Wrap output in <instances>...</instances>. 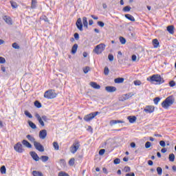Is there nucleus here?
I'll use <instances>...</instances> for the list:
<instances>
[{"label":"nucleus","instance_id":"nucleus-34","mask_svg":"<svg viewBox=\"0 0 176 176\" xmlns=\"http://www.w3.org/2000/svg\"><path fill=\"white\" fill-rule=\"evenodd\" d=\"M157 173L158 175H162V174L163 173V169L162 168V167L157 168Z\"/></svg>","mask_w":176,"mask_h":176},{"label":"nucleus","instance_id":"nucleus-28","mask_svg":"<svg viewBox=\"0 0 176 176\" xmlns=\"http://www.w3.org/2000/svg\"><path fill=\"white\" fill-rule=\"evenodd\" d=\"M37 3L38 2L36 1V0H32L31 8L36 9Z\"/></svg>","mask_w":176,"mask_h":176},{"label":"nucleus","instance_id":"nucleus-57","mask_svg":"<svg viewBox=\"0 0 176 176\" xmlns=\"http://www.w3.org/2000/svg\"><path fill=\"white\" fill-rule=\"evenodd\" d=\"M132 61H137V56L135 55H132Z\"/></svg>","mask_w":176,"mask_h":176},{"label":"nucleus","instance_id":"nucleus-35","mask_svg":"<svg viewBox=\"0 0 176 176\" xmlns=\"http://www.w3.org/2000/svg\"><path fill=\"white\" fill-rule=\"evenodd\" d=\"M34 105L36 107V108H41V107H42V104H41V102L38 100L34 102Z\"/></svg>","mask_w":176,"mask_h":176},{"label":"nucleus","instance_id":"nucleus-31","mask_svg":"<svg viewBox=\"0 0 176 176\" xmlns=\"http://www.w3.org/2000/svg\"><path fill=\"white\" fill-rule=\"evenodd\" d=\"M53 146H54L55 151H58V149L60 148V146H58V143L57 142H53Z\"/></svg>","mask_w":176,"mask_h":176},{"label":"nucleus","instance_id":"nucleus-2","mask_svg":"<svg viewBox=\"0 0 176 176\" xmlns=\"http://www.w3.org/2000/svg\"><path fill=\"white\" fill-rule=\"evenodd\" d=\"M148 82H151V83H153V82H156L157 85H162L164 83V78H162L160 74H154L148 78H147Z\"/></svg>","mask_w":176,"mask_h":176},{"label":"nucleus","instance_id":"nucleus-10","mask_svg":"<svg viewBox=\"0 0 176 176\" xmlns=\"http://www.w3.org/2000/svg\"><path fill=\"white\" fill-rule=\"evenodd\" d=\"M133 94L131 93H128L122 95L121 97L119 98L120 101H126V100H129V98H131Z\"/></svg>","mask_w":176,"mask_h":176},{"label":"nucleus","instance_id":"nucleus-50","mask_svg":"<svg viewBox=\"0 0 176 176\" xmlns=\"http://www.w3.org/2000/svg\"><path fill=\"white\" fill-rule=\"evenodd\" d=\"M125 173H130V171L131 170V169L130 168L129 166H125L124 168Z\"/></svg>","mask_w":176,"mask_h":176},{"label":"nucleus","instance_id":"nucleus-23","mask_svg":"<svg viewBox=\"0 0 176 176\" xmlns=\"http://www.w3.org/2000/svg\"><path fill=\"white\" fill-rule=\"evenodd\" d=\"M125 17L128 20H130V21H135V19L134 18V16H133V15H131L130 14H126Z\"/></svg>","mask_w":176,"mask_h":176},{"label":"nucleus","instance_id":"nucleus-59","mask_svg":"<svg viewBox=\"0 0 176 176\" xmlns=\"http://www.w3.org/2000/svg\"><path fill=\"white\" fill-rule=\"evenodd\" d=\"M43 20H44V21L46 23H49V19H47L46 16H43Z\"/></svg>","mask_w":176,"mask_h":176},{"label":"nucleus","instance_id":"nucleus-29","mask_svg":"<svg viewBox=\"0 0 176 176\" xmlns=\"http://www.w3.org/2000/svg\"><path fill=\"white\" fill-rule=\"evenodd\" d=\"M28 123L30 127H31V129H36V125L35 124H34V122H32V121H28Z\"/></svg>","mask_w":176,"mask_h":176},{"label":"nucleus","instance_id":"nucleus-18","mask_svg":"<svg viewBox=\"0 0 176 176\" xmlns=\"http://www.w3.org/2000/svg\"><path fill=\"white\" fill-rule=\"evenodd\" d=\"M127 119L129 123H135V122L137 120V117H135V116H129L127 117Z\"/></svg>","mask_w":176,"mask_h":176},{"label":"nucleus","instance_id":"nucleus-7","mask_svg":"<svg viewBox=\"0 0 176 176\" xmlns=\"http://www.w3.org/2000/svg\"><path fill=\"white\" fill-rule=\"evenodd\" d=\"M14 149L16 151V152H18L19 153H23L24 152V149L23 148V144L21 143L18 142L16 144L14 145Z\"/></svg>","mask_w":176,"mask_h":176},{"label":"nucleus","instance_id":"nucleus-58","mask_svg":"<svg viewBox=\"0 0 176 176\" xmlns=\"http://www.w3.org/2000/svg\"><path fill=\"white\" fill-rule=\"evenodd\" d=\"M41 118L44 122H47V117L46 116H43Z\"/></svg>","mask_w":176,"mask_h":176},{"label":"nucleus","instance_id":"nucleus-52","mask_svg":"<svg viewBox=\"0 0 176 176\" xmlns=\"http://www.w3.org/2000/svg\"><path fill=\"white\" fill-rule=\"evenodd\" d=\"M114 164H119L120 163V159L116 158L113 161Z\"/></svg>","mask_w":176,"mask_h":176},{"label":"nucleus","instance_id":"nucleus-46","mask_svg":"<svg viewBox=\"0 0 176 176\" xmlns=\"http://www.w3.org/2000/svg\"><path fill=\"white\" fill-rule=\"evenodd\" d=\"M133 83H134L135 86H141V84H142L141 81L138 80H135L133 82Z\"/></svg>","mask_w":176,"mask_h":176},{"label":"nucleus","instance_id":"nucleus-17","mask_svg":"<svg viewBox=\"0 0 176 176\" xmlns=\"http://www.w3.org/2000/svg\"><path fill=\"white\" fill-rule=\"evenodd\" d=\"M3 20H4V21H6V23H7V24L12 25V19H10V16H3Z\"/></svg>","mask_w":176,"mask_h":176},{"label":"nucleus","instance_id":"nucleus-37","mask_svg":"<svg viewBox=\"0 0 176 176\" xmlns=\"http://www.w3.org/2000/svg\"><path fill=\"white\" fill-rule=\"evenodd\" d=\"M12 46L14 49H17V50L20 49V45L17 44V43H12Z\"/></svg>","mask_w":176,"mask_h":176},{"label":"nucleus","instance_id":"nucleus-16","mask_svg":"<svg viewBox=\"0 0 176 176\" xmlns=\"http://www.w3.org/2000/svg\"><path fill=\"white\" fill-rule=\"evenodd\" d=\"M35 118H36L38 122L40 123L41 126H45V122H43V120L42 119V117L38 113L35 114Z\"/></svg>","mask_w":176,"mask_h":176},{"label":"nucleus","instance_id":"nucleus-26","mask_svg":"<svg viewBox=\"0 0 176 176\" xmlns=\"http://www.w3.org/2000/svg\"><path fill=\"white\" fill-rule=\"evenodd\" d=\"M82 24L84 27H86V28H87L89 23L87 22V18L86 16L82 17Z\"/></svg>","mask_w":176,"mask_h":176},{"label":"nucleus","instance_id":"nucleus-20","mask_svg":"<svg viewBox=\"0 0 176 176\" xmlns=\"http://www.w3.org/2000/svg\"><path fill=\"white\" fill-rule=\"evenodd\" d=\"M152 43H153V47H155V49L159 47L160 43L157 38L153 39L152 41Z\"/></svg>","mask_w":176,"mask_h":176},{"label":"nucleus","instance_id":"nucleus-44","mask_svg":"<svg viewBox=\"0 0 176 176\" xmlns=\"http://www.w3.org/2000/svg\"><path fill=\"white\" fill-rule=\"evenodd\" d=\"M104 75L109 74V69L108 68V67H104Z\"/></svg>","mask_w":176,"mask_h":176},{"label":"nucleus","instance_id":"nucleus-13","mask_svg":"<svg viewBox=\"0 0 176 176\" xmlns=\"http://www.w3.org/2000/svg\"><path fill=\"white\" fill-rule=\"evenodd\" d=\"M105 90H106V91H107V93H115V91H116L117 89L116 87L107 86L105 87Z\"/></svg>","mask_w":176,"mask_h":176},{"label":"nucleus","instance_id":"nucleus-43","mask_svg":"<svg viewBox=\"0 0 176 176\" xmlns=\"http://www.w3.org/2000/svg\"><path fill=\"white\" fill-rule=\"evenodd\" d=\"M153 101H154V104H155V105H157V104H159V102L160 101V98L157 97L153 99Z\"/></svg>","mask_w":176,"mask_h":176},{"label":"nucleus","instance_id":"nucleus-32","mask_svg":"<svg viewBox=\"0 0 176 176\" xmlns=\"http://www.w3.org/2000/svg\"><path fill=\"white\" fill-rule=\"evenodd\" d=\"M41 159L42 160V162H43L44 163L47 162V160H49V157L46 156V155H43L41 157Z\"/></svg>","mask_w":176,"mask_h":176},{"label":"nucleus","instance_id":"nucleus-5","mask_svg":"<svg viewBox=\"0 0 176 176\" xmlns=\"http://www.w3.org/2000/svg\"><path fill=\"white\" fill-rule=\"evenodd\" d=\"M104 50H105V44L100 43L95 47L94 53H96V54H101Z\"/></svg>","mask_w":176,"mask_h":176},{"label":"nucleus","instance_id":"nucleus-53","mask_svg":"<svg viewBox=\"0 0 176 176\" xmlns=\"http://www.w3.org/2000/svg\"><path fill=\"white\" fill-rule=\"evenodd\" d=\"M169 86L170 87H174V86H175V82L174 80H171L170 82H169Z\"/></svg>","mask_w":176,"mask_h":176},{"label":"nucleus","instance_id":"nucleus-60","mask_svg":"<svg viewBox=\"0 0 176 176\" xmlns=\"http://www.w3.org/2000/svg\"><path fill=\"white\" fill-rule=\"evenodd\" d=\"M161 152L162 153H166V152H167V148H162Z\"/></svg>","mask_w":176,"mask_h":176},{"label":"nucleus","instance_id":"nucleus-62","mask_svg":"<svg viewBox=\"0 0 176 176\" xmlns=\"http://www.w3.org/2000/svg\"><path fill=\"white\" fill-rule=\"evenodd\" d=\"M102 171L104 174H108V170H107V168H103Z\"/></svg>","mask_w":176,"mask_h":176},{"label":"nucleus","instance_id":"nucleus-14","mask_svg":"<svg viewBox=\"0 0 176 176\" xmlns=\"http://www.w3.org/2000/svg\"><path fill=\"white\" fill-rule=\"evenodd\" d=\"M30 154L35 162H39V156H38V154H36L34 151H31Z\"/></svg>","mask_w":176,"mask_h":176},{"label":"nucleus","instance_id":"nucleus-1","mask_svg":"<svg viewBox=\"0 0 176 176\" xmlns=\"http://www.w3.org/2000/svg\"><path fill=\"white\" fill-rule=\"evenodd\" d=\"M175 102V98L171 95L167 97L161 104L164 109H168Z\"/></svg>","mask_w":176,"mask_h":176},{"label":"nucleus","instance_id":"nucleus-54","mask_svg":"<svg viewBox=\"0 0 176 176\" xmlns=\"http://www.w3.org/2000/svg\"><path fill=\"white\" fill-rule=\"evenodd\" d=\"M98 25H99V27H104V25H105V23H104V22L102 21H98Z\"/></svg>","mask_w":176,"mask_h":176},{"label":"nucleus","instance_id":"nucleus-39","mask_svg":"<svg viewBox=\"0 0 176 176\" xmlns=\"http://www.w3.org/2000/svg\"><path fill=\"white\" fill-rule=\"evenodd\" d=\"M120 42L122 43V45H124L126 43V38H124L122 36L120 37Z\"/></svg>","mask_w":176,"mask_h":176},{"label":"nucleus","instance_id":"nucleus-22","mask_svg":"<svg viewBox=\"0 0 176 176\" xmlns=\"http://www.w3.org/2000/svg\"><path fill=\"white\" fill-rule=\"evenodd\" d=\"M22 144H23V145H25V146H26L27 148H32V145L30 144V143L25 140H23L22 141Z\"/></svg>","mask_w":176,"mask_h":176},{"label":"nucleus","instance_id":"nucleus-21","mask_svg":"<svg viewBox=\"0 0 176 176\" xmlns=\"http://www.w3.org/2000/svg\"><path fill=\"white\" fill-rule=\"evenodd\" d=\"M77 50H78V44L76 43L73 45L72 48V51H71L72 54H76Z\"/></svg>","mask_w":176,"mask_h":176},{"label":"nucleus","instance_id":"nucleus-6","mask_svg":"<svg viewBox=\"0 0 176 176\" xmlns=\"http://www.w3.org/2000/svg\"><path fill=\"white\" fill-rule=\"evenodd\" d=\"M100 113L99 111H96L87 114L84 117V120L85 122H90V120H93V119L95 118L97 115H100Z\"/></svg>","mask_w":176,"mask_h":176},{"label":"nucleus","instance_id":"nucleus-63","mask_svg":"<svg viewBox=\"0 0 176 176\" xmlns=\"http://www.w3.org/2000/svg\"><path fill=\"white\" fill-rule=\"evenodd\" d=\"M172 169H173V171L174 173H176V166H175V165H174V166H172Z\"/></svg>","mask_w":176,"mask_h":176},{"label":"nucleus","instance_id":"nucleus-48","mask_svg":"<svg viewBox=\"0 0 176 176\" xmlns=\"http://www.w3.org/2000/svg\"><path fill=\"white\" fill-rule=\"evenodd\" d=\"M160 145L162 146V148H164V146H166V142H164V140L160 141Z\"/></svg>","mask_w":176,"mask_h":176},{"label":"nucleus","instance_id":"nucleus-36","mask_svg":"<svg viewBox=\"0 0 176 176\" xmlns=\"http://www.w3.org/2000/svg\"><path fill=\"white\" fill-rule=\"evenodd\" d=\"M123 12H130L131 10V7L126 6L123 8Z\"/></svg>","mask_w":176,"mask_h":176},{"label":"nucleus","instance_id":"nucleus-12","mask_svg":"<svg viewBox=\"0 0 176 176\" xmlns=\"http://www.w3.org/2000/svg\"><path fill=\"white\" fill-rule=\"evenodd\" d=\"M46 135H47V131H46V129H43L40 131L39 138H41V140H45V138H46Z\"/></svg>","mask_w":176,"mask_h":176},{"label":"nucleus","instance_id":"nucleus-19","mask_svg":"<svg viewBox=\"0 0 176 176\" xmlns=\"http://www.w3.org/2000/svg\"><path fill=\"white\" fill-rule=\"evenodd\" d=\"M118 123H124V121L120 120H112L110 121V126H113V124H118Z\"/></svg>","mask_w":176,"mask_h":176},{"label":"nucleus","instance_id":"nucleus-40","mask_svg":"<svg viewBox=\"0 0 176 176\" xmlns=\"http://www.w3.org/2000/svg\"><path fill=\"white\" fill-rule=\"evenodd\" d=\"M11 3V6L12 8H13V9H16L17 8V3L14 2V1H10Z\"/></svg>","mask_w":176,"mask_h":176},{"label":"nucleus","instance_id":"nucleus-3","mask_svg":"<svg viewBox=\"0 0 176 176\" xmlns=\"http://www.w3.org/2000/svg\"><path fill=\"white\" fill-rule=\"evenodd\" d=\"M79 148H80V142L79 140H75L73 143V144L70 146V152L71 153H76L78 152Z\"/></svg>","mask_w":176,"mask_h":176},{"label":"nucleus","instance_id":"nucleus-45","mask_svg":"<svg viewBox=\"0 0 176 176\" xmlns=\"http://www.w3.org/2000/svg\"><path fill=\"white\" fill-rule=\"evenodd\" d=\"M151 145H152V143H151V142H146L145 143V148L146 149H148V148H151Z\"/></svg>","mask_w":176,"mask_h":176},{"label":"nucleus","instance_id":"nucleus-47","mask_svg":"<svg viewBox=\"0 0 176 176\" xmlns=\"http://www.w3.org/2000/svg\"><path fill=\"white\" fill-rule=\"evenodd\" d=\"M6 63V59L5 58L0 56V64H5Z\"/></svg>","mask_w":176,"mask_h":176},{"label":"nucleus","instance_id":"nucleus-38","mask_svg":"<svg viewBox=\"0 0 176 176\" xmlns=\"http://www.w3.org/2000/svg\"><path fill=\"white\" fill-rule=\"evenodd\" d=\"M25 115L28 116V118H30V119H32V114L29 113L28 111H25Z\"/></svg>","mask_w":176,"mask_h":176},{"label":"nucleus","instance_id":"nucleus-11","mask_svg":"<svg viewBox=\"0 0 176 176\" xmlns=\"http://www.w3.org/2000/svg\"><path fill=\"white\" fill-rule=\"evenodd\" d=\"M76 25L79 31H83V23H82V19L78 18L77 19Z\"/></svg>","mask_w":176,"mask_h":176},{"label":"nucleus","instance_id":"nucleus-41","mask_svg":"<svg viewBox=\"0 0 176 176\" xmlns=\"http://www.w3.org/2000/svg\"><path fill=\"white\" fill-rule=\"evenodd\" d=\"M69 164L70 166H74V164H75V158H71L69 161Z\"/></svg>","mask_w":176,"mask_h":176},{"label":"nucleus","instance_id":"nucleus-49","mask_svg":"<svg viewBox=\"0 0 176 176\" xmlns=\"http://www.w3.org/2000/svg\"><path fill=\"white\" fill-rule=\"evenodd\" d=\"M90 71V67H86L83 69V72L84 74H87Z\"/></svg>","mask_w":176,"mask_h":176},{"label":"nucleus","instance_id":"nucleus-56","mask_svg":"<svg viewBox=\"0 0 176 176\" xmlns=\"http://www.w3.org/2000/svg\"><path fill=\"white\" fill-rule=\"evenodd\" d=\"M74 36L76 41H79V34L75 33Z\"/></svg>","mask_w":176,"mask_h":176},{"label":"nucleus","instance_id":"nucleus-33","mask_svg":"<svg viewBox=\"0 0 176 176\" xmlns=\"http://www.w3.org/2000/svg\"><path fill=\"white\" fill-rule=\"evenodd\" d=\"M0 171L2 174H6V167L5 166H2L0 168Z\"/></svg>","mask_w":176,"mask_h":176},{"label":"nucleus","instance_id":"nucleus-15","mask_svg":"<svg viewBox=\"0 0 176 176\" xmlns=\"http://www.w3.org/2000/svg\"><path fill=\"white\" fill-rule=\"evenodd\" d=\"M89 85L91 87H93V89H96V90H100V89H101V86H100V85L97 84L96 82H91Z\"/></svg>","mask_w":176,"mask_h":176},{"label":"nucleus","instance_id":"nucleus-61","mask_svg":"<svg viewBox=\"0 0 176 176\" xmlns=\"http://www.w3.org/2000/svg\"><path fill=\"white\" fill-rule=\"evenodd\" d=\"M126 176H135V174H134V173H127Z\"/></svg>","mask_w":176,"mask_h":176},{"label":"nucleus","instance_id":"nucleus-4","mask_svg":"<svg viewBox=\"0 0 176 176\" xmlns=\"http://www.w3.org/2000/svg\"><path fill=\"white\" fill-rule=\"evenodd\" d=\"M44 97L45 98H47L48 100H52L57 97V94H56V91L53 89H50L45 92Z\"/></svg>","mask_w":176,"mask_h":176},{"label":"nucleus","instance_id":"nucleus-51","mask_svg":"<svg viewBox=\"0 0 176 176\" xmlns=\"http://www.w3.org/2000/svg\"><path fill=\"white\" fill-rule=\"evenodd\" d=\"M108 58H109V61H113V55L111 54H109L108 55Z\"/></svg>","mask_w":176,"mask_h":176},{"label":"nucleus","instance_id":"nucleus-30","mask_svg":"<svg viewBox=\"0 0 176 176\" xmlns=\"http://www.w3.org/2000/svg\"><path fill=\"white\" fill-rule=\"evenodd\" d=\"M168 159L170 162H174V160H175V155H174V153L170 154Z\"/></svg>","mask_w":176,"mask_h":176},{"label":"nucleus","instance_id":"nucleus-64","mask_svg":"<svg viewBox=\"0 0 176 176\" xmlns=\"http://www.w3.org/2000/svg\"><path fill=\"white\" fill-rule=\"evenodd\" d=\"M135 146V142H131V147L134 148Z\"/></svg>","mask_w":176,"mask_h":176},{"label":"nucleus","instance_id":"nucleus-27","mask_svg":"<svg viewBox=\"0 0 176 176\" xmlns=\"http://www.w3.org/2000/svg\"><path fill=\"white\" fill-rule=\"evenodd\" d=\"M115 83H123L124 82V78H117L114 80Z\"/></svg>","mask_w":176,"mask_h":176},{"label":"nucleus","instance_id":"nucleus-42","mask_svg":"<svg viewBox=\"0 0 176 176\" xmlns=\"http://www.w3.org/2000/svg\"><path fill=\"white\" fill-rule=\"evenodd\" d=\"M58 176H69V175H68V173H65V172H59Z\"/></svg>","mask_w":176,"mask_h":176},{"label":"nucleus","instance_id":"nucleus-24","mask_svg":"<svg viewBox=\"0 0 176 176\" xmlns=\"http://www.w3.org/2000/svg\"><path fill=\"white\" fill-rule=\"evenodd\" d=\"M168 32H169V34H174V25H168L166 28Z\"/></svg>","mask_w":176,"mask_h":176},{"label":"nucleus","instance_id":"nucleus-9","mask_svg":"<svg viewBox=\"0 0 176 176\" xmlns=\"http://www.w3.org/2000/svg\"><path fill=\"white\" fill-rule=\"evenodd\" d=\"M34 148L39 152H45V147L38 142H34Z\"/></svg>","mask_w":176,"mask_h":176},{"label":"nucleus","instance_id":"nucleus-25","mask_svg":"<svg viewBox=\"0 0 176 176\" xmlns=\"http://www.w3.org/2000/svg\"><path fill=\"white\" fill-rule=\"evenodd\" d=\"M26 138H28V140H30V142H33L34 144H35V142H36V141H35V138L32 137V135H26Z\"/></svg>","mask_w":176,"mask_h":176},{"label":"nucleus","instance_id":"nucleus-8","mask_svg":"<svg viewBox=\"0 0 176 176\" xmlns=\"http://www.w3.org/2000/svg\"><path fill=\"white\" fill-rule=\"evenodd\" d=\"M143 111L146 113H153V112H155V106L147 105L145 107Z\"/></svg>","mask_w":176,"mask_h":176},{"label":"nucleus","instance_id":"nucleus-55","mask_svg":"<svg viewBox=\"0 0 176 176\" xmlns=\"http://www.w3.org/2000/svg\"><path fill=\"white\" fill-rule=\"evenodd\" d=\"M104 153H105V149H100V150L99 151V155H100V156H102V155H104Z\"/></svg>","mask_w":176,"mask_h":176}]
</instances>
